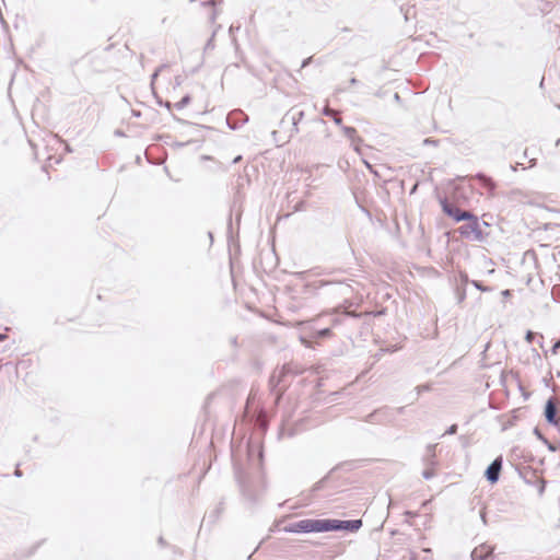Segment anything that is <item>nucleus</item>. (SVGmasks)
Masks as SVG:
<instances>
[{"label": "nucleus", "instance_id": "nucleus-1", "mask_svg": "<svg viewBox=\"0 0 560 560\" xmlns=\"http://www.w3.org/2000/svg\"><path fill=\"white\" fill-rule=\"evenodd\" d=\"M465 221L466 223L457 229L459 235L472 242H483L488 236V233L483 232L482 226L488 228L489 224L485 221L480 222L478 217L472 212L471 218L466 219Z\"/></svg>", "mask_w": 560, "mask_h": 560}, {"label": "nucleus", "instance_id": "nucleus-2", "mask_svg": "<svg viewBox=\"0 0 560 560\" xmlns=\"http://www.w3.org/2000/svg\"><path fill=\"white\" fill-rule=\"evenodd\" d=\"M285 533H323L326 532V518L313 520L304 518L287 525Z\"/></svg>", "mask_w": 560, "mask_h": 560}, {"label": "nucleus", "instance_id": "nucleus-3", "mask_svg": "<svg viewBox=\"0 0 560 560\" xmlns=\"http://www.w3.org/2000/svg\"><path fill=\"white\" fill-rule=\"evenodd\" d=\"M440 205L443 212L455 222L465 221L471 218V211L462 210L456 205L448 201L447 198H440Z\"/></svg>", "mask_w": 560, "mask_h": 560}, {"label": "nucleus", "instance_id": "nucleus-4", "mask_svg": "<svg viewBox=\"0 0 560 560\" xmlns=\"http://www.w3.org/2000/svg\"><path fill=\"white\" fill-rule=\"evenodd\" d=\"M303 117H304V112L295 110L294 108L290 109L289 112H287L284 114V116L282 117V119L280 121V125L284 126L288 124L291 126V128L289 130L288 138H287V140H284V142H288L290 139H292L299 132L298 124L303 119Z\"/></svg>", "mask_w": 560, "mask_h": 560}, {"label": "nucleus", "instance_id": "nucleus-5", "mask_svg": "<svg viewBox=\"0 0 560 560\" xmlns=\"http://www.w3.org/2000/svg\"><path fill=\"white\" fill-rule=\"evenodd\" d=\"M362 521L361 520H329L326 518V532L332 530H348V532H357L361 528Z\"/></svg>", "mask_w": 560, "mask_h": 560}, {"label": "nucleus", "instance_id": "nucleus-6", "mask_svg": "<svg viewBox=\"0 0 560 560\" xmlns=\"http://www.w3.org/2000/svg\"><path fill=\"white\" fill-rule=\"evenodd\" d=\"M502 469V457H497L486 469L485 477L491 483L498 482Z\"/></svg>", "mask_w": 560, "mask_h": 560}, {"label": "nucleus", "instance_id": "nucleus-7", "mask_svg": "<svg viewBox=\"0 0 560 560\" xmlns=\"http://www.w3.org/2000/svg\"><path fill=\"white\" fill-rule=\"evenodd\" d=\"M544 415H545L546 421H547L549 424H553V425H557V424H558V419H557V405H556V401H555V398H553V397H550V398L547 400L546 406H545Z\"/></svg>", "mask_w": 560, "mask_h": 560}, {"label": "nucleus", "instance_id": "nucleus-8", "mask_svg": "<svg viewBox=\"0 0 560 560\" xmlns=\"http://www.w3.org/2000/svg\"><path fill=\"white\" fill-rule=\"evenodd\" d=\"M493 552V548L486 545V544H482L478 547H476L472 551H471V559L472 560H486L488 559Z\"/></svg>", "mask_w": 560, "mask_h": 560}, {"label": "nucleus", "instance_id": "nucleus-9", "mask_svg": "<svg viewBox=\"0 0 560 560\" xmlns=\"http://www.w3.org/2000/svg\"><path fill=\"white\" fill-rule=\"evenodd\" d=\"M388 411H389L388 407H384V408L377 409V410H375V411H373V412H371L370 415L366 416L365 422L378 423V424L389 423V419H381V416L385 415V413H388Z\"/></svg>", "mask_w": 560, "mask_h": 560}, {"label": "nucleus", "instance_id": "nucleus-10", "mask_svg": "<svg viewBox=\"0 0 560 560\" xmlns=\"http://www.w3.org/2000/svg\"><path fill=\"white\" fill-rule=\"evenodd\" d=\"M343 135L351 140L352 143H360L362 140L358 137L357 129L349 126H341Z\"/></svg>", "mask_w": 560, "mask_h": 560}, {"label": "nucleus", "instance_id": "nucleus-11", "mask_svg": "<svg viewBox=\"0 0 560 560\" xmlns=\"http://www.w3.org/2000/svg\"><path fill=\"white\" fill-rule=\"evenodd\" d=\"M323 115L328 116V117H331V119L334 120V122H335L336 125H338V126H340V127L342 126V119H341V117L339 116V114H338V112H337V110L331 109V108H329V107H327V106H326V107L323 109Z\"/></svg>", "mask_w": 560, "mask_h": 560}, {"label": "nucleus", "instance_id": "nucleus-12", "mask_svg": "<svg viewBox=\"0 0 560 560\" xmlns=\"http://www.w3.org/2000/svg\"><path fill=\"white\" fill-rule=\"evenodd\" d=\"M477 178L483 184V186L488 187L489 189H494L495 184L487 175L479 173L477 174Z\"/></svg>", "mask_w": 560, "mask_h": 560}, {"label": "nucleus", "instance_id": "nucleus-13", "mask_svg": "<svg viewBox=\"0 0 560 560\" xmlns=\"http://www.w3.org/2000/svg\"><path fill=\"white\" fill-rule=\"evenodd\" d=\"M190 96L187 94L185 95L179 102L174 104V107L178 110L185 108L190 103Z\"/></svg>", "mask_w": 560, "mask_h": 560}, {"label": "nucleus", "instance_id": "nucleus-14", "mask_svg": "<svg viewBox=\"0 0 560 560\" xmlns=\"http://www.w3.org/2000/svg\"><path fill=\"white\" fill-rule=\"evenodd\" d=\"M470 283L479 291L482 292H490L492 289L490 287L483 285L480 281L471 280Z\"/></svg>", "mask_w": 560, "mask_h": 560}, {"label": "nucleus", "instance_id": "nucleus-15", "mask_svg": "<svg viewBox=\"0 0 560 560\" xmlns=\"http://www.w3.org/2000/svg\"><path fill=\"white\" fill-rule=\"evenodd\" d=\"M331 336V329L330 328H323L315 332L316 338H328Z\"/></svg>", "mask_w": 560, "mask_h": 560}, {"label": "nucleus", "instance_id": "nucleus-16", "mask_svg": "<svg viewBox=\"0 0 560 560\" xmlns=\"http://www.w3.org/2000/svg\"><path fill=\"white\" fill-rule=\"evenodd\" d=\"M434 475H435V472H434L433 467H427V468L423 470V472H422L423 478H424V479H427V480H429V479L433 478V477H434Z\"/></svg>", "mask_w": 560, "mask_h": 560}, {"label": "nucleus", "instance_id": "nucleus-17", "mask_svg": "<svg viewBox=\"0 0 560 560\" xmlns=\"http://www.w3.org/2000/svg\"><path fill=\"white\" fill-rule=\"evenodd\" d=\"M435 447H436V445H428V447H427L428 455L427 456H431L432 458H435Z\"/></svg>", "mask_w": 560, "mask_h": 560}, {"label": "nucleus", "instance_id": "nucleus-18", "mask_svg": "<svg viewBox=\"0 0 560 560\" xmlns=\"http://www.w3.org/2000/svg\"><path fill=\"white\" fill-rule=\"evenodd\" d=\"M424 460H425L427 467H434L436 465L435 458H432L431 456H427V458Z\"/></svg>", "mask_w": 560, "mask_h": 560}, {"label": "nucleus", "instance_id": "nucleus-19", "mask_svg": "<svg viewBox=\"0 0 560 560\" xmlns=\"http://www.w3.org/2000/svg\"><path fill=\"white\" fill-rule=\"evenodd\" d=\"M395 416L393 413V410L389 408L388 413L382 415L381 419H389V422L394 420Z\"/></svg>", "mask_w": 560, "mask_h": 560}, {"label": "nucleus", "instance_id": "nucleus-20", "mask_svg": "<svg viewBox=\"0 0 560 560\" xmlns=\"http://www.w3.org/2000/svg\"><path fill=\"white\" fill-rule=\"evenodd\" d=\"M218 1L217 0H203L201 1V4L203 7H214L217 5Z\"/></svg>", "mask_w": 560, "mask_h": 560}, {"label": "nucleus", "instance_id": "nucleus-21", "mask_svg": "<svg viewBox=\"0 0 560 560\" xmlns=\"http://www.w3.org/2000/svg\"><path fill=\"white\" fill-rule=\"evenodd\" d=\"M457 432V424H452L444 434H455Z\"/></svg>", "mask_w": 560, "mask_h": 560}, {"label": "nucleus", "instance_id": "nucleus-22", "mask_svg": "<svg viewBox=\"0 0 560 560\" xmlns=\"http://www.w3.org/2000/svg\"><path fill=\"white\" fill-rule=\"evenodd\" d=\"M465 298H466V292H465V290H463V291H459V290H458V291H457V300H458V303H462V302L465 300Z\"/></svg>", "mask_w": 560, "mask_h": 560}, {"label": "nucleus", "instance_id": "nucleus-23", "mask_svg": "<svg viewBox=\"0 0 560 560\" xmlns=\"http://www.w3.org/2000/svg\"><path fill=\"white\" fill-rule=\"evenodd\" d=\"M430 389V385L425 384V385H420L417 387V392L418 394L422 393V392H425V390H429Z\"/></svg>", "mask_w": 560, "mask_h": 560}, {"label": "nucleus", "instance_id": "nucleus-24", "mask_svg": "<svg viewBox=\"0 0 560 560\" xmlns=\"http://www.w3.org/2000/svg\"><path fill=\"white\" fill-rule=\"evenodd\" d=\"M209 19H210V22H211V23H214V21H215V19H217V10H214V9H213V10L211 11V14H210V18H209Z\"/></svg>", "mask_w": 560, "mask_h": 560}, {"label": "nucleus", "instance_id": "nucleus-25", "mask_svg": "<svg viewBox=\"0 0 560 560\" xmlns=\"http://www.w3.org/2000/svg\"><path fill=\"white\" fill-rule=\"evenodd\" d=\"M460 280L464 283H470V280L468 279V276L466 273L460 275Z\"/></svg>", "mask_w": 560, "mask_h": 560}, {"label": "nucleus", "instance_id": "nucleus-26", "mask_svg": "<svg viewBox=\"0 0 560 560\" xmlns=\"http://www.w3.org/2000/svg\"><path fill=\"white\" fill-rule=\"evenodd\" d=\"M555 176L560 182V165L557 168H555Z\"/></svg>", "mask_w": 560, "mask_h": 560}, {"label": "nucleus", "instance_id": "nucleus-27", "mask_svg": "<svg viewBox=\"0 0 560 560\" xmlns=\"http://www.w3.org/2000/svg\"><path fill=\"white\" fill-rule=\"evenodd\" d=\"M559 348H560V340H559V341H557V342L553 345V347H552V352H553V353H556V352H557V350H558Z\"/></svg>", "mask_w": 560, "mask_h": 560}, {"label": "nucleus", "instance_id": "nucleus-28", "mask_svg": "<svg viewBox=\"0 0 560 560\" xmlns=\"http://www.w3.org/2000/svg\"><path fill=\"white\" fill-rule=\"evenodd\" d=\"M502 295H503L504 298H508V296H510V295H511V291H510V290H503V291H502Z\"/></svg>", "mask_w": 560, "mask_h": 560}, {"label": "nucleus", "instance_id": "nucleus-29", "mask_svg": "<svg viewBox=\"0 0 560 560\" xmlns=\"http://www.w3.org/2000/svg\"><path fill=\"white\" fill-rule=\"evenodd\" d=\"M311 62V58L303 60L302 68L306 67Z\"/></svg>", "mask_w": 560, "mask_h": 560}, {"label": "nucleus", "instance_id": "nucleus-30", "mask_svg": "<svg viewBox=\"0 0 560 560\" xmlns=\"http://www.w3.org/2000/svg\"><path fill=\"white\" fill-rule=\"evenodd\" d=\"M535 434L539 438V439H542L545 442H547L544 436L540 434L539 430L538 429H535Z\"/></svg>", "mask_w": 560, "mask_h": 560}, {"label": "nucleus", "instance_id": "nucleus-31", "mask_svg": "<svg viewBox=\"0 0 560 560\" xmlns=\"http://www.w3.org/2000/svg\"><path fill=\"white\" fill-rule=\"evenodd\" d=\"M424 143H425V144H435V141H434V140H431V139H425V140H424Z\"/></svg>", "mask_w": 560, "mask_h": 560}, {"label": "nucleus", "instance_id": "nucleus-32", "mask_svg": "<svg viewBox=\"0 0 560 560\" xmlns=\"http://www.w3.org/2000/svg\"><path fill=\"white\" fill-rule=\"evenodd\" d=\"M533 338V332L532 331H528L527 335H526V339L527 340H530Z\"/></svg>", "mask_w": 560, "mask_h": 560}, {"label": "nucleus", "instance_id": "nucleus-33", "mask_svg": "<svg viewBox=\"0 0 560 560\" xmlns=\"http://www.w3.org/2000/svg\"><path fill=\"white\" fill-rule=\"evenodd\" d=\"M159 544H160L161 546H164V545H165V541H164L163 537H160V538H159Z\"/></svg>", "mask_w": 560, "mask_h": 560}, {"label": "nucleus", "instance_id": "nucleus-34", "mask_svg": "<svg viewBox=\"0 0 560 560\" xmlns=\"http://www.w3.org/2000/svg\"><path fill=\"white\" fill-rule=\"evenodd\" d=\"M14 475H15L16 477H21V476H22V472H21V470L16 469V470H15V472H14Z\"/></svg>", "mask_w": 560, "mask_h": 560}, {"label": "nucleus", "instance_id": "nucleus-35", "mask_svg": "<svg viewBox=\"0 0 560 560\" xmlns=\"http://www.w3.org/2000/svg\"><path fill=\"white\" fill-rule=\"evenodd\" d=\"M406 515H408V516H415V515H416V513H415V512H411V511H407V512H406Z\"/></svg>", "mask_w": 560, "mask_h": 560}, {"label": "nucleus", "instance_id": "nucleus-36", "mask_svg": "<svg viewBox=\"0 0 560 560\" xmlns=\"http://www.w3.org/2000/svg\"><path fill=\"white\" fill-rule=\"evenodd\" d=\"M350 83H351V84H357V83H358V80H357L355 78H352V79L350 80Z\"/></svg>", "mask_w": 560, "mask_h": 560}, {"label": "nucleus", "instance_id": "nucleus-37", "mask_svg": "<svg viewBox=\"0 0 560 560\" xmlns=\"http://www.w3.org/2000/svg\"><path fill=\"white\" fill-rule=\"evenodd\" d=\"M394 98H395V101H399V100H400L399 94H398V93H395Z\"/></svg>", "mask_w": 560, "mask_h": 560}, {"label": "nucleus", "instance_id": "nucleus-38", "mask_svg": "<svg viewBox=\"0 0 560 560\" xmlns=\"http://www.w3.org/2000/svg\"><path fill=\"white\" fill-rule=\"evenodd\" d=\"M282 370H283V372L290 371L289 366H287V365H284Z\"/></svg>", "mask_w": 560, "mask_h": 560}, {"label": "nucleus", "instance_id": "nucleus-39", "mask_svg": "<svg viewBox=\"0 0 560 560\" xmlns=\"http://www.w3.org/2000/svg\"><path fill=\"white\" fill-rule=\"evenodd\" d=\"M481 520H482L483 522H486V514H485V513H481Z\"/></svg>", "mask_w": 560, "mask_h": 560}, {"label": "nucleus", "instance_id": "nucleus-40", "mask_svg": "<svg viewBox=\"0 0 560 560\" xmlns=\"http://www.w3.org/2000/svg\"><path fill=\"white\" fill-rule=\"evenodd\" d=\"M241 160V156H237L234 159V163L238 162Z\"/></svg>", "mask_w": 560, "mask_h": 560}, {"label": "nucleus", "instance_id": "nucleus-41", "mask_svg": "<svg viewBox=\"0 0 560 560\" xmlns=\"http://www.w3.org/2000/svg\"><path fill=\"white\" fill-rule=\"evenodd\" d=\"M402 410H404V407H400L397 409L398 412H402Z\"/></svg>", "mask_w": 560, "mask_h": 560}, {"label": "nucleus", "instance_id": "nucleus-42", "mask_svg": "<svg viewBox=\"0 0 560 560\" xmlns=\"http://www.w3.org/2000/svg\"><path fill=\"white\" fill-rule=\"evenodd\" d=\"M278 135V131H273L272 132V136L276 138V136Z\"/></svg>", "mask_w": 560, "mask_h": 560}, {"label": "nucleus", "instance_id": "nucleus-43", "mask_svg": "<svg viewBox=\"0 0 560 560\" xmlns=\"http://www.w3.org/2000/svg\"><path fill=\"white\" fill-rule=\"evenodd\" d=\"M559 144H560V139H558L557 142H556L557 147H559Z\"/></svg>", "mask_w": 560, "mask_h": 560}, {"label": "nucleus", "instance_id": "nucleus-44", "mask_svg": "<svg viewBox=\"0 0 560 560\" xmlns=\"http://www.w3.org/2000/svg\"><path fill=\"white\" fill-rule=\"evenodd\" d=\"M4 339V335H0V340H3Z\"/></svg>", "mask_w": 560, "mask_h": 560}]
</instances>
